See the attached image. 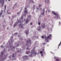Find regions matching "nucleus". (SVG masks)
<instances>
[{
	"label": "nucleus",
	"instance_id": "nucleus-1",
	"mask_svg": "<svg viewBox=\"0 0 61 61\" xmlns=\"http://www.w3.org/2000/svg\"><path fill=\"white\" fill-rule=\"evenodd\" d=\"M19 23H20L19 26L21 28H23V24L22 23V22L20 20H19L18 21H17L16 23H15V24L13 25L14 27H15L16 26V25L18 24Z\"/></svg>",
	"mask_w": 61,
	"mask_h": 61
},
{
	"label": "nucleus",
	"instance_id": "nucleus-2",
	"mask_svg": "<svg viewBox=\"0 0 61 61\" xmlns=\"http://www.w3.org/2000/svg\"><path fill=\"white\" fill-rule=\"evenodd\" d=\"M35 50V47L34 48V49L32 50L31 51V55H29V56H31V57H33V56H36V55L37 54V53L36 52H34Z\"/></svg>",
	"mask_w": 61,
	"mask_h": 61
},
{
	"label": "nucleus",
	"instance_id": "nucleus-3",
	"mask_svg": "<svg viewBox=\"0 0 61 61\" xmlns=\"http://www.w3.org/2000/svg\"><path fill=\"white\" fill-rule=\"evenodd\" d=\"M52 37V35L51 34H49V36L46 37L45 36V41H46L47 42H48V39H51V37Z\"/></svg>",
	"mask_w": 61,
	"mask_h": 61
},
{
	"label": "nucleus",
	"instance_id": "nucleus-4",
	"mask_svg": "<svg viewBox=\"0 0 61 61\" xmlns=\"http://www.w3.org/2000/svg\"><path fill=\"white\" fill-rule=\"evenodd\" d=\"M26 9H27V8H25V10L24 11V16H25L26 15V14H27V10Z\"/></svg>",
	"mask_w": 61,
	"mask_h": 61
},
{
	"label": "nucleus",
	"instance_id": "nucleus-5",
	"mask_svg": "<svg viewBox=\"0 0 61 61\" xmlns=\"http://www.w3.org/2000/svg\"><path fill=\"white\" fill-rule=\"evenodd\" d=\"M31 19V16L30 15L29 16L27 17V20L26 21V23H27L28 22H29V20L28 19Z\"/></svg>",
	"mask_w": 61,
	"mask_h": 61
},
{
	"label": "nucleus",
	"instance_id": "nucleus-6",
	"mask_svg": "<svg viewBox=\"0 0 61 61\" xmlns=\"http://www.w3.org/2000/svg\"><path fill=\"white\" fill-rule=\"evenodd\" d=\"M52 14H54V15H56V16L57 17V18H56L57 19L58 18V15L56 13H55V12H54L53 11H52Z\"/></svg>",
	"mask_w": 61,
	"mask_h": 61
},
{
	"label": "nucleus",
	"instance_id": "nucleus-7",
	"mask_svg": "<svg viewBox=\"0 0 61 61\" xmlns=\"http://www.w3.org/2000/svg\"><path fill=\"white\" fill-rule=\"evenodd\" d=\"M9 46H10V49H11V48L12 49V50L13 49H14H14L15 48V47H14L13 46H12V45H11V44H9Z\"/></svg>",
	"mask_w": 61,
	"mask_h": 61
},
{
	"label": "nucleus",
	"instance_id": "nucleus-8",
	"mask_svg": "<svg viewBox=\"0 0 61 61\" xmlns=\"http://www.w3.org/2000/svg\"><path fill=\"white\" fill-rule=\"evenodd\" d=\"M0 1V4H2V6H4V0H2Z\"/></svg>",
	"mask_w": 61,
	"mask_h": 61
},
{
	"label": "nucleus",
	"instance_id": "nucleus-9",
	"mask_svg": "<svg viewBox=\"0 0 61 61\" xmlns=\"http://www.w3.org/2000/svg\"><path fill=\"white\" fill-rule=\"evenodd\" d=\"M45 13V9H44L42 11V13H41V15H44V14Z\"/></svg>",
	"mask_w": 61,
	"mask_h": 61
},
{
	"label": "nucleus",
	"instance_id": "nucleus-10",
	"mask_svg": "<svg viewBox=\"0 0 61 61\" xmlns=\"http://www.w3.org/2000/svg\"><path fill=\"white\" fill-rule=\"evenodd\" d=\"M31 41H30V39H29V41H27L26 42L27 44H28V43H30V44H31Z\"/></svg>",
	"mask_w": 61,
	"mask_h": 61
},
{
	"label": "nucleus",
	"instance_id": "nucleus-11",
	"mask_svg": "<svg viewBox=\"0 0 61 61\" xmlns=\"http://www.w3.org/2000/svg\"><path fill=\"white\" fill-rule=\"evenodd\" d=\"M40 53L41 54V56H43V55H44V54H43V52H42V51H41L40 52Z\"/></svg>",
	"mask_w": 61,
	"mask_h": 61
},
{
	"label": "nucleus",
	"instance_id": "nucleus-12",
	"mask_svg": "<svg viewBox=\"0 0 61 61\" xmlns=\"http://www.w3.org/2000/svg\"><path fill=\"white\" fill-rule=\"evenodd\" d=\"M45 25L44 24H42V26L43 28H45Z\"/></svg>",
	"mask_w": 61,
	"mask_h": 61
},
{
	"label": "nucleus",
	"instance_id": "nucleus-13",
	"mask_svg": "<svg viewBox=\"0 0 61 61\" xmlns=\"http://www.w3.org/2000/svg\"><path fill=\"white\" fill-rule=\"evenodd\" d=\"M28 56H24V57L23 58L24 59H26L27 58V57Z\"/></svg>",
	"mask_w": 61,
	"mask_h": 61
},
{
	"label": "nucleus",
	"instance_id": "nucleus-14",
	"mask_svg": "<svg viewBox=\"0 0 61 61\" xmlns=\"http://www.w3.org/2000/svg\"><path fill=\"white\" fill-rule=\"evenodd\" d=\"M37 29L38 30L40 31L41 29V27L40 26H39L38 27Z\"/></svg>",
	"mask_w": 61,
	"mask_h": 61
},
{
	"label": "nucleus",
	"instance_id": "nucleus-15",
	"mask_svg": "<svg viewBox=\"0 0 61 61\" xmlns=\"http://www.w3.org/2000/svg\"><path fill=\"white\" fill-rule=\"evenodd\" d=\"M2 14H3V11H1V12L0 13V17L1 16V15H2Z\"/></svg>",
	"mask_w": 61,
	"mask_h": 61
},
{
	"label": "nucleus",
	"instance_id": "nucleus-16",
	"mask_svg": "<svg viewBox=\"0 0 61 61\" xmlns=\"http://www.w3.org/2000/svg\"><path fill=\"white\" fill-rule=\"evenodd\" d=\"M30 3H33L34 1L33 0H30Z\"/></svg>",
	"mask_w": 61,
	"mask_h": 61
},
{
	"label": "nucleus",
	"instance_id": "nucleus-17",
	"mask_svg": "<svg viewBox=\"0 0 61 61\" xmlns=\"http://www.w3.org/2000/svg\"><path fill=\"white\" fill-rule=\"evenodd\" d=\"M28 33H29V31H28V30L27 31V32H26V35H27Z\"/></svg>",
	"mask_w": 61,
	"mask_h": 61
},
{
	"label": "nucleus",
	"instance_id": "nucleus-18",
	"mask_svg": "<svg viewBox=\"0 0 61 61\" xmlns=\"http://www.w3.org/2000/svg\"><path fill=\"white\" fill-rule=\"evenodd\" d=\"M4 7H5V9L4 11H5V10L6 9V5H5Z\"/></svg>",
	"mask_w": 61,
	"mask_h": 61
},
{
	"label": "nucleus",
	"instance_id": "nucleus-19",
	"mask_svg": "<svg viewBox=\"0 0 61 61\" xmlns=\"http://www.w3.org/2000/svg\"><path fill=\"white\" fill-rule=\"evenodd\" d=\"M0 47L1 48H3V47H4V46H3V45H2L1 46H0Z\"/></svg>",
	"mask_w": 61,
	"mask_h": 61
},
{
	"label": "nucleus",
	"instance_id": "nucleus-20",
	"mask_svg": "<svg viewBox=\"0 0 61 61\" xmlns=\"http://www.w3.org/2000/svg\"><path fill=\"white\" fill-rule=\"evenodd\" d=\"M16 45H17V46H19V45L18 44V43H17V44H16Z\"/></svg>",
	"mask_w": 61,
	"mask_h": 61
},
{
	"label": "nucleus",
	"instance_id": "nucleus-21",
	"mask_svg": "<svg viewBox=\"0 0 61 61\" xmlns=\"http://www.w3.org/2000/svg\"><path fill=\"white\" fill-rule=\"evenodd\" d=\"M15 56H14V53L13 54L12 57H14Z\"/></svg>",
	"mask_w": 61,
	"mask_h": 61
},
{
	"label": "nucleus",
	"instance_id": "nucleus-22",
	"mask_svg": "<svg viewBox=\"0 0 61 61\" xmlns=\"http://www.w3.org/2000/svg\"><path fill=\"white\" fill-rule=\"evenodd\" d=\"M29 52H30L29 51V52L27 51L26 52V54H28V53H29Z\"/></svg>",
	"mask_w": 61,
	"mask_h": 61
},
{
	"label": "nucleus",
	"instance_id": "nucleus-23",
	"mask_svg": "<svg viewBox=\"0 0 61 61\" xmlns=\"http://www.w3.org/2000/svg\"><path fill=\"white\" fill-rule=\"evenodd\" d=\"M23 16H22V15L21 18V20H22V19H23Z\"/></svg>",
	"mask_w": 61,
	"mask_h": 61
},
{
	"label": "nucleus",
	"instance_id": "nucleus-24",
	"mask_svg": "<svg viewBox=\"0 0 61 61\" xmlns=\"http://www.w3.org/2000/svg\"><path fill=\"white\" fill-rule=\"evenodd\" d=\"M5 59V58H2V60H4V59Z\"/></svg>",
	"mask_w": 61,
	"mask_h": 61
},
{
	"label": "nucleus",
	"instance_id": "nucleus-25",
	"mask_svg": "<svg viewBox=\"0 0 61 61\" xmlns=\"http://www.w3.org/2000/svg\"><path fill=\"white\" fill-rule=\"evenodd\" d=\"M55 60H56L57 61H59V60H58V59H56Z\"/></svg>",
	"mask_w": 61,
	"mask_h": 61
},
{
	"label": "nucleus",
	"instance_id": "nucleus-26",
	"mask_svg": "<svg viewBox=\"0 0 61 61\" xmlns=\"http://www.w3.org/2000/svg\"><path fill=\"white\" fill-rule=\"evenodd\" d=\"M12 56H10L9 57V58H10Z\"/></svg>",
	"mask_w": 61,
	"mask_h": 61
},
{
	"label": "nucleus",
	"instance_id": "nucleus-27",
	"mask_svg": "<svg viewBox=\"0 0 61 61\" xmlns=\"http://www.w3.org/2000/svg\"><path fill=\"white\" fill-rule=\"evenodd\" d=\"M35 5H34L33 6V7H34L33 10H34V9H35Z\"/></svg>",
	"mask_w": 61,
	"mask_h": 61
},
{
	"label": "nucleus",
	"instance_id": "nucleus-28",
	"mask_svg": "<svg viewBox=\"0 0 61 61\" xmlns=\"http://www.w3.org/2000/svg\"><path fill=\"white\" fill-rule=\"evenodd\" d=\"M3 53H4V52H1V55H3Z\"/></svg>",
	"mask_w": 61,
	"mask_h": 61
},
{
	"label": "nucleus",
	"instance_id": "nucleus-29",
	"mask_svg": "<svg viewBox=\"0 0 61 61\" xmlns=\"http://www.w3.org/2000/svg\"><path fill=\"white\" fill-rule=\"evenodd\" d=\"M17 14L18 15H19L20 14V13H19V12H17Z\"/></svg>",
	"mask_w": 61,
	"mask_h": 61
},
{
	"label": "nucleus",
	"instance_id": "nucleus-30",
	"mask_svg": "<svg viewBox=\"0 0 61 61\" xmlns=\"http://www.w3.org/2000/svg\"><path fill=\"white\" fill-rule=\"evenodd\" d=\"M40 22H39L38 25H40Z\"/></svg>",
	"mask_w": 61,
	"mask_h": 61
},
{
	"label": "nucleus",
	"instance_id": "nucleus-31",
	"mask_svg": "<svg viewBox=\"0 0 61 61\" xmlns=\"http://www.w3.org/2000/svg\"><path fill=\"white\" fill-rule=\"evenodd\" d=\"M15 35H16L17 34V33H15Z\"/></svg>",
	"mask_w": 61,
	"mask_h": 61
},
{
	"label": "nucleus",
	"instance_id": "nucleus-32",
	"mask_svg": "<svg viewBox=\"0 0 61 61\" xmlns=\"http://www.w3.org/2000/svg\"><path fill=\"white\" fill-rule=\"evenodd\" d=\"M10 38L11 39H12V38H13V36H11V37Z\"/></svg>",
	"mask_w": 61,
	"mask_h": 61
},
{
	"label": "nucleus",
	"instance_id": "nucleus-33",
	"mask_svg": "<svg viewBox=\"0 0 61 61\" xmlns=\"http://www.w3.org/2000/svg\"><path fill=\"white\" fill-rule=\"evenodd\" d=\"M14 40H11L12 42H14Z\"/></svg>",
	"mask_w": 61,
	"mask_h": 61
},
{
	"label": "nucleus",
	"instance_id": "nucleus-34",
	"mask_svg": "<svg viewBox=\"0 0 61 61\" xmlns=\"http://www.w3.org/2000/svg\"><path fill=\"white\" fill-rule=\"evenodd\" d=\"M41 38H44V37H43V36H41Z\"/></svg>",
	"mask_w": 61,
	"mask_h": 61
},
{
	"label": "nucleus",
	"instance_id": "nucleus-35",
	"mask_svg": "<svg viewBox=\"0 0 61 61\" xmlns=\"http://www.w3.org/2000/svg\"><path fill=\"white\" fill-rule=\"evenodd\" d=\"M20 45H23V44H22V43H20Z\"/></svg>",
	"mask_w": 61,
	"mask_h": 61
},
{
	"label": "nucleus",
	"instance_id": "nucleus-36",
	"mask_svg": "<svg viewBox=\"0 0 61 61\" xmlns=\"http://www.w3.org/2000/svg\"><path fill=\"white\" fill-rule=\"evenodd\" d=\"M26 49L27 50L28 49H29L28 48H28L27 47L26 48Z\"/></svg>",
	"mask_w": 61,
	"mask_h": 61
},
{
	"label": "nucleus",
	"instance_id": "nucleus-37",
	"mask_svg": "<svg viewBox=\"0 0 61 61\" xmlns=\"http://www.w3.org/2000/svg\"><path fill=\"white\" fill-rule=\"evenodd\" d=\"M56 56L54 58V59H56L55 58H56Z\"/></svg>",
	"mask_w": 61,
	"mask_h": 61
},
{
	"label": "nucleus",
	"instance_id": "nucleus-38",
	"mask_svg": "<svg viewBox=\"0 0 61 61\" xmlns=\"http://www.w3.org/2000/svg\"><path fill=\"white\" fill-rule=\"evenodd\" d=\"M34 37L35 38H36V36H34Z\"/></svg>",
	"mask_w": 61,
	"mask_h": 61
},
{
	"label": "nucleus",
	"instance_id": "nucleus-39",
	"mask_svg": "<svg viewBox=\"0 0 61 61\" xmlns=\"http://www.w3.org/2000/svg\"><path fill=\"white\" fill-rule=\"evenodd\" d=\"M2 1H4L3 0H0V1H1V2H2Z\"/></svg>",
	"mask_w": 61,
	"mask_h": 61
},
{
	"label": "nucleus",
	"instance_id": "nucleus-40",
	"mask_svg": "<svg viewBox=\"0 0 61 61\" xmlns=\"http://www.w3.org/2000/svg\"><path fill=\"white\" fill-rule=\"evenodd\" d=\"M30 25H32V23H30Z\"/></svg>",
	"mask_w": 61,
	"mask_h": 61
},
{
	"label": "nucleus",
	"instance_id": "nucleus-41",
	"mask_svg": "<svg viewBox=\"0 0 61 61\" xmlns=\"http://www.w3.org/2000/svg\"><path fill=\"white\" fill-rule=\"evenodd\" d=\"M49 27H47V29H48V30L49 29Z\"/></svg>",
	"mask_w": 61,
	"mask_h": 61
},
{
	"label": "nucleus",
	"instance_id": "nucleus-42",
	"mask_svg": "<svg viewBox=\"0 0 61 61\" xmlns=\"http://www.w3.org/2000/svg\"><path fill=\"white\" fill-rule=\"evenodd\" d=\"M36 9L37 10H38V9H39V8H37Z\"/></svg>",
	"mask_w": 61,
	"mask_h": 61
},
{
	"label": "nucleus",
	"instance_id": "nucleus-43",
	"mask_svg": "<svg viewBox=\"0 0 61 61\" xmlns=\"http://www.w3.org/2000/svg\"><path fill=\"white\" fill-rule=\"evenodd\" d=\"M40 9V10H42V8H41L40 9Z\"/></svg>",
	"mask_w": 61,
	"mask_h": 61
},
{
	"label": "nucleus",
	"instance_id": "nucleus-44",
	"mask_svg": "<svg viewBox=\"0 0 61 61\" xmlns=\"http://www.w3.org/2000/svg\"><path fill=\"white\" fill-rule=\"evenodd\" d=\"M41 6V5H39V7H40V6Z\"/></svg>",
	"mask_w": 61,
	"mask_h": 61
},
{
	"label": "nucleus",
	"instance_id": "nucleus-45",
	"mask_svg": "<svg viewBox=\"0 0 61 61\" xmlns=\"http://www.w3.org/2000/svg\"><path fill=\"white\" fill-rule=\"evenodd\" d=\"M8 14H9V15H10V14H11V13H8Z\"/></svg>",
	"mask_w": 61,
	"mask_h": 61
},
{
	"label": "nucleus",
	"instance_id": "nucleus-46",
	"mask_svg": "<svg viewBox=\"0 0 61 61\" xmlns=\"http://www.w3.org/2000/svg\"><path fill=\"white\" fill-rule=\"evenodd\" d=\"M45 45V43H44L43 44V45Z\"/></svg>",
	"mask_w": 61,
	"mask_h": 61
},
{
	"label": "nucleus",
	"instance_id": "nucleus-47",
	"mask_svg": "<svg viewBox=\"0 0 61 61\" xmlns=\"http://www.w3.org/2000/svg\"><path fill=\"white\" fill-rule=\"evenodd\" d=\"M8 28H9L8 27L7 28V29H8Z\"/></svg>",
	"mask_w": 61,
	"mask_h": 61
},
{
	"label": "nucleus",
	"instance_id": "nucleus-48",
	"mask_svg": "<svg viewBox=\"0 0 61 61\" xmlns=\"http://www.w3.org/2000/svg\"><path fill=\"white\" fill-rule=\"evenodd\" d=\"M22 39H23V38H22L21 39H20V40H22Z\"/></svg>",
	"mask_w": 61,
	"mask_h": 61
},
{
	"label": "nucleus",
	"instance_id": "nucleus-49",
	"mask_svg": "<svg viewBox=\"0 0 61 61\" xmlns=\"http://www.w3.org/2000/svg\"><path fill=\"white\" fill-rule=\"evenodd\" d=\"M20 52V51H18V52Z\"/></svg>",
	"mask_w": 61,
	"mask_h": 61
},
{
	"label": "nucleus",
	"instance_id": "nucleus-50",
	"mask_svg": "<svg viewBox=\"0 0 61 61\" xmlns=\"http://www.w3.org/2000/svg\"><path fill=\"white\" fill-rule=\"evenodd\" d=\"M9 19H10V17H9Z\"/></svg>",
	"mask_w": 61,
	"mask_h": 61
},
{
	"label": "nucleus",
	"instance_id": "nucleus-51",
	"mask_svg": "<svg viewBox=\"0 0 61 61\" xmlns=\"http://www.w3.org/2000/svg\"><path fill=\"white\" fill-rule=\"evenodd\" d=\"M18 37H19V35H18Z\"/></svg>",
	"mask_w": 61,
	"mask_h": 61
},
{
	"label": "nucleus",
	"instance_id": "nucleus-52",
	"mask_svg": "<svg viewBox=\"0 0 61 61\" xmlns=\"http://www.w3.org/2000/svg\"><path fill=\"white\" fill-rule=\"evenodd\" d=\"M11 44H12V42L11 43H10Z\"/></svg>",
	"mask_w": 61,
	"mask_h": 61
},
{
	"label": "nucleus",
	"instance_id": "nucleus-53",
	"mask_svg": "<svg viewBox=\"0 0 61 61\" xmlns=\"http://www.w3.org/2000/svg\"><path fill=\"white\" fill-rule=\"evenodd\" d=\"M12 17H13H13H14V16H13Z\"/></svg>",
	"mask_w": 61,
	"mask_h": 61
},
{
	"label": "nucleus",
	"instance_id": "nucleus-54",
	"mask_svg": "<svg viewBox=\"0 0 61 61\" xmlns=\"http://www.w3.org/2000/svg\"><path fill=\"white\" fill-rule=\"evenodd\" d=\"M45 2H46V0L45 1Z\"/></svg>",
	"mask_w": 61,
	"mask_h": 61
},
{
	"label": "nucleus",
	"instance_id": "nucleus-55",
	"mask_svg": "<svg viewBox=\"0 0 61 61\" xmlns=\"http://www.w3.org/2000/svg\"><path fill=\"white\" fill-rule=\"evenodd\" d=\"M2 17H4V16H3V15H2Z\"/></svg>",
	"mask_w": 61,
	"mask_h": 61
},
{
	"label": "nucleus",
	"instance_id": "nucleus-56",
	"mask_svg": "<svg viewBox=\"0 0 61 61\" xmlns=\"http://www.w3.org/2000/svg\"><path fill=\"white\" fill-rule=\"evenodd\" d=\"M4 51H5V49H4Z\"/></svg>",
	"mask_w": 61,
	"mask_h": 61
},
{
	"label": "nucleus",
	"instance_id": "nucleus-57",
	"mask_svg": "<svg viewBox=\"0 0 61 61\" xmlns=\"http://www.w3.org/2000/svg\"><path fill=\"white\" fill-rule=\"evenodd\" d=\"M42 51H44V49L42 50Z\"/></svg>",
	"mask_w": 61,
	"mask_h": 61
},
{
	"label": "nucleus",
	"instance_id": "nucleus-58",
	"mask_svg": "<svg viewBox=\"0 0 61 61\" xmlns=\"http://www.w3.org/2000/svg\"><path fill=\"white\" fill-rule=\"evenodd\" d=\"M8 49H9V48L8 47Z\"/></svg>",
	"mask_w": 61,
	"mask_h": 61
},
{
	"label": "nucleus",
	"instance_id": "nucleus-59",
	"mask_svg": "<svg viewBox=\"0 0 61 61\" xmlns=\"http://www.w3.org/2000/svg\"><path fill=\"white\" fill-rule=\"evenodd\" d=\"M9 1H10V0H8Z\"/></svg>",
	"mask_w": 61,
	"mask_h": 61
},
{
	"label": "nucleus",
	"instance_id": "nucleus-60",
	"mask_svg": "<svg viewBox=\"0 0 61 61\" xmlns=\"http://www.w3.org/2000/svg\"><path fill=\"white\" fill-rule=\"evenodd\" d=\"M27 44H26V46H27Z\"/></svg>",
	"mask_w": 61,
	"mask_h": 61
},
{
	"label": "nucleus",
	"instance_id": "nucleus-61",
	"mask_svg": "<svg viewBox=\"0 0 61 61\" xmlns=\"http://www.w3.org/2000/svg\"><path fill=\"white\" fill-rule=\"evenodd\" d=\"M46 12H47V11H46Z\"/></svg>",
	"mask_w": 61,
	"mask_h": 61
},
{
	"label": "nucleus",
	"instance_id": "nucleus-62",
	"mask_svg": "<svg viewBox=\"0 0 61 61\" xmlns=\"http://www.w3.org/2000/svg\"><path fill=\"white\" fill-rule=\"evenodd\" d=\"M59 24H60V22H59Z\"/></svg>",
	"mask_w": 61,
	"mask_h": 61
},
{
	"label": "nucleus",
	"instance_id": "nucleus-63",
	"mask_svg": "<svg viewBox=\"0 0 61 61\" xmlns=\"http://www.w3.org/2000/svg\"><path fill=\"white\" fill-rule=\"evenodd\" d=\"M14 8V7H13V8Z\"/></svg>",
	"mask_w": 61,
	"mask_h": 61
},
{
	"label": "nucleus",
	"instance_id": "nucleus-64",
	"mask_svg": "<svg viewBox=\"0 0 61 61\" xmlns=\"http://www.w3.org/2000/svg\"><path fill=\"white\" fill-rule=\"evenodd\" d=\"M37 42H35V43H36Z\"/></svg>",
	"mask_w": 61,
	"mask_h": 61
}]
</instances>
